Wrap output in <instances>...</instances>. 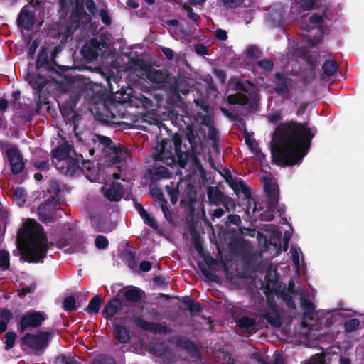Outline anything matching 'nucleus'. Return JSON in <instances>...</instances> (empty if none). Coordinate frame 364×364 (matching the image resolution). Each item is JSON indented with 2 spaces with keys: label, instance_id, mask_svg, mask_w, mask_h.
Returning <instances> with one entry per match:
<instances>
[{
  "label": "nucleus",
  "instance_id": "nucleus-1",
  "mask_svg": "<svg viewBox=\"0 0 364 364\" xmlns=\"http://www.w3.org/2000/svg\"><path fill=\"white\" fill-rule=\"evenodd\" d=\"M315 132L307 123L291 120L280 124L272 141V156L278 165L291 166L300 164L308 153Z\"/></svg>",
  "mask_w": 364,
  "mask_h": 364
},
{
  "label": "nucleus",
  "instance_id": "nucleus-2",
  "mask_svg": "<svg viewBox=\"0 0 364 364\" xmlns=\"http://www.w3.org/2000/svg\"><path fill=\"white\" fill-rule=\"evenodd\" d=\"M21 257L29 263L43 262L48 250V238L39 223L32 220L18 232Z\"/></svg>",
  "mask_w": 364,
  "mask_h": 364
},
{
  "label": "nucleus",
  "instance_id": "nucleus-3",
  "mask_svg": "<svg viewBox=\"0 0 364 364\" xmlns=\"http://www.w3.org/2000/svg\"><path fill=\"white\" fill-rule=\"evenodd\" d=\"M64 210L60 207V202L55 197L48 198L38 208V219L43 223H54L60 218Z\"/></svg>",
  "mask_w": 364,
  "mask_h": 364
},
{
  "label": "nucleus",
  "instance_id": "nucleus-4",
  "mask_svg": "<svg viewBox=\"0 0 364 364\" xmlns=\"http://www.w3.org/2000/svg\"><path fill=\"white\" fill-rule=\"evenodd\" d=\"M274 92L284 100L291 97V92L296 87V81L289 74L277 71L272 80Z\"/></svg>",
  "mask_w": 364,
  "mask_h": 364
},
{
  "label": "nucleus",
  "instance_id": "nucleus-5",
  "mask_svg": "<svg viewBox=\"0 0 364 364\" xmlns=\"http://www.w3.org/2000/svg\"><path fill=\"white\" fill-rule=\"evenodd\" d=\"M51 333L48 331H39L33 334L26 333L20 339L21 346H25L35 352H44L49 344Z\"/></svg>",
  "mask_w": 364,
  "mask_h": 364
},
{
  "label": "nucleus",
  "instance_id": "nucleus-6",
  "mask_svg": "<svg viewBox=\"0 0 364 364\" xmlns=\"http://www.w3.org/2000/svg\"><path fill=\"white\" fill-rule=\"evenodd\" d=\"M46 318V315L44 311L29 310L21 316L18 322V331L23 333L28 328H38Z\"/></svg>",
  "mask_w": 364,
  "mask_h": 364
},
{
  "label": "nucleus",
  "instance_id": "nucleus-7",
  "mask_svg": "<svg viewBox=\"0 0 364 364\" xmlns=\"http://www.w3.org/2000/svg\"><path fill=\"white\" fill-rule=\"evenodd\" d=\"M134 323L137 327L144 331L154 334L171 333L172 329L168 326L166 323H156L147 321L141 316H136L134 318Z\"/></svg>",
  "mask_w": 364,
  "mask_h": 364
},
{
  "label": "nucleus",
  "instance_id": "nucleus-8",
  "mask_svg": "<svg viewBox=\"0 0 364 364\" xmlns=\"http://www.w3.org/2000/svg\"><path fill=\"white\" fill-rule=\"evenodd\" d=\"M6 155L10 164L11 171L13 174L16 175L21 173L24 168L23 155L17 146H13L6 150Z\"/></svg>",
  "mask_w": 364,
  "mask_h": 364
},
{
  "label": "nucleus",
  "instance_id": "nucleus-9",
  "mask_svg": "<svg viewBox=\"0 0 364 364\" xmlns=\"http://www.w3.org/2000/svg\"><path fill=\"white\" fill-rule=\"evenodd\" d=\"M132 65L147 72L148 79L155 83H161L165 80V76L160 70H151V66L145 61L136 58H131Z\"/></svg>",
  "mask_w": 364,
  "mask_h": 364
},
{
  "label": "nucleus",
  "instance_id": "nucleus-10",
  "mask_svg": "<svg viewBox=\"0 0 364 364\" xmlns=\"http://www.w3.org/2000/svg\"><path fill=\"white\" fill-rule=\"evenodd\" d=\"M101 43L97 38H91L81 48L80 53L86 63H91L95 60L100 50Z\"/></svg>",
  "mask_w": 364,
  "mask_h": 364
},
{
  "label": "nucleus",
  "instance_id": "nucleus-11",
  "mask_svg": "<svg viewBox=\"0 0 364 364\" xmlns=\"http://www.w3.org/2000/svg\"><path fill=\"white\" fill-rule=\"evenodd\" d=\"M72 151H75L72 145L68 143H63L58 145L52 151V161L58 168L64 161L70 159Z\"/></svg>",
  "mask_w": 364,
  "mask_h": 364
},
{
  "label": "nucleus",
  "instance_id": "nucleus-12",
  "mask_svg": "<svg viewBox=\"0 0 364 364\" xmlns=\"http://www.w3.org/2000/svg\"><path fill=\"white\" fill-rule=\"evenodd\" d=\"M63 174L75 176L80 173V157L75 154V157H70L57 168Z\"/></svg>",
  "mask_w": 364,
  "mask_h": 364
},
{
  "label": "nucleus",
  "instance_id": "nucleus-13",
  "mask_svg": "<svg viewBox=\"0 0 364 364\" xmlns=\"http://www.w3.org/2000/svg\"><path fill=\"white\" fill-rule=\"evenodd\" d=\"M174 344L183 350H186L191 355L194 356L200 354V350L193 341L184 336H177L173 338Z\"/></svg>",
  "mask_w": 364,
  "mask_h": 364
},
{
  "label": "nucleus",
  "instance_id": "nucleus-14",
  "mask_svg": "<svg viewBox=\"0 0 364 364\" xmlns=\"http://www.w3.org/2000/svg\"><path fill=\"white\" fill-rule=\"evenodd\" d=\"M27 80L31 87L35 90L34 94L46 93L43 91V88L48 81L44 76L37 73H28Z\"/></svg>",
  "mask_w": 364,
  "mask_h": 364
},
{
  "label": "nucleus",
  "instance_id": "nucleus-15",
  "mask_svg": "<svg viewBox=\"0 0 364 364\" xmlns=\"http://www.w3.org/2000/svg\"><path fill=\"white\" fill-rule=\"evenodd\" d=\"M35 23V16L28 9L23 8L18 14L17 18L18 26L25 30L29 31Z\"/></svg>",
  "mask_w": 364,
  "mask_h": 364
},
{
  "label": "nucleus",
  "instance_id": "nucleus-16",
  "mask_svg": "<svg viewBox=\"0 0 364 364\" xmlns=\"http://www.w3.org/2000/svg\"><path fill=\"white\" fill-rule=\"evenodd\" d=\"M106 198L110 201L118 202L124 195L123 186L117 182H114L104 191Z\"/></svg>",
  "mask_w": 364,
  "mask_h": 364
},
{
  "label": "nucleus",
  "instance_id": "nucleus-17",
  "mask_svg": "<svg viewBox=\"0 0 364 364\" xmlns=\"http://www.w3.org/2000/svg\"><path fill=\"white\" fill-rule=\"evenodd\" d=\"M122 309V303L118 298L109 300L102 310V315L106 318H112L116 314Z\"/></svg>",
  "mask_w": 364,
  "mask_h": 364
},
{
  "label": "nucleus",
  "instance_id": "nucleus-18",
  "mask_svg": "<svg viewBox=\"0 0 364 364\" xmlns=\"http://www.w3.org/2000/svg\"><path fill=\"white\" fill-rule=\"evenodd\" d=\"M121 291L123 292L125 300L129 303L139 302L144 294L143 290L134 286H130L124 290L122 289Z\"/></svg>",
  "mask_w": 364,
  "mask_h": 364
},
{
  "label": "nucleus",
  "instance_id": "nucleus-19",
  "mask_svg": "<svg viewBox=\"0 0 364 364\" xmlns=\"http://www.w3.org/2000/svg\"><path fill=\"white\" fill-rule=\"evenodd\" d=\"M264 190L268 198L267 203H272L273 205H278L279 199L278 186L270 180H266Z\"/></svg>",
  "mask_w": 364,
  "mask_h": 364
},
{
  "label": "nucleus",
  "instance_id": "nucleus-20",
  "mask_svg": "<svg viewBox=\"0 0 364 364\" xmlns=\"http://www.w3.org/2000/svg\"><path fill=\"white\" fill-rule=\"evenodd\" d=\"M267 21L272 28H278L282 26L284 21V11L282 8L272 9L268 13Z\"/></svg>",
  "mask_w": 364,
  "mask_h": 364
},
{
  "label": "nucleus",
  "instance_id": "nucleus-21",
  "mask_svg": "<svg viewBox=\"0 0 364 364\" xmlns=\"http://www.w3.org/2000/svg\"><path fill=\"white\" fill-rule=\"evenodd\" d=\"M45 68L48 71L55 70L53 64L48 60V52L44 47L40 50L36 61V68Z\"/></svg>",
  "mask_w": 364,
  "mask_h": 364
},
{
  "label": "nucleus",
  "instance_id": "nucleus-22",
  "mask_svg": "<svg viewBox=\"0 0 364 364\" xmlns=\"http://www.w3.org/2000/svg\"><path fill=\"white\" fill-rule=\"evenodd\" d=\"M113 335L117 341L122 344H127L131 341L129 330L122 325H115L113 329Z\"/></svg>",
  "mask_w": 364,
  "mask_h": 364
},
{
  "label": "nucleus",
  "instance_id": "nucleus-23",
  "mask_svg": "<svg viewBox=\"0 0 364 364\" xmlns=\"http://www.w3.org/2000/svg\"><path fill=\"white\" fill-rule=\"evenodd\" d=\"M262 318L274 328H279L282 326L280 314L276 307H273L272 311L264 314Z\"/></svg>",
  "mask_w": 364,
  "mask_h": 364
},
{
  "label": "nucleus",
  "instance_id": "nucleus-24",
  "mask_svg": "<svg viewBox=\"0 0 364 364\" xmlns=\"http://www.w3.org/2000/svg\"><path fill=\"white\" fill-rule=\"evenodd\" d=\"M208 198L210 203L216 205H221L225 195L218 188L209 187L207 191Z\"/></svg>",
  "mask_w": 364,
  "mask_h": 364
},
{
  "label": "nucleus",
  "instance_id": "nucleus-25",
  "mask_svg": "<svg viewBox=\"0 0 364 364\" xmlns=\"http://www.w3.org/2000/svg\"><path fill=\"white\" fill-rule=\"evenodd\" d=\"M62 116L66 124L75 123V122H80L82 119L80 114L75 112L73 108L65 107L60 109Z\"/></svg>",
  "mask_w": 364,
  "mask_h": 364
},
{
  "label": "nucleus",
  "instance_id": "nucleus-26",
  "mask_svg": "<svg viewBox=\"0 0 364 364\" xmlns=\"http://www.w3.org/2000/svg\"><path fill=\"white\" fill-rule=\"evenodd\" d=\"M237 324L240 329L246 331H254L255 332L256 321L253 318H250L247 316H242L237 320Z\"/></svg>",
  "mask_w": 364,
  "mask_h": 364
},
{
  "label": "nucleus",
  "instance_id": "nucleus-27",
  "mask_svg": "<svg viewBox=\"0 0 364 364\" xmlns=\"http://www.w3.org/2000/svg\"><path fill=\"white\" fill-rule=\"evenodd\" d=\"M150 177L153 181H159L162 178H168L170 177L169 170L163 166L153 167L149 171Z\"/></svg>",
  "mask_w": 364,
  "mask_h": 364
},
{
  "label": "nucleus",
  "instance_id": "nucleus-28",
  "mask_svg": "<svg viewBox=\"0 0 364 364\" xmlns=\"http://www.w3.org/2000/svg\"><path fill=\"white\" fill-rule=\"evenodd\" d=\"M323 75L325 77L334 76L338 69L337 63L333 60H326L323 63L322 66Z\"/></svg>",
  "mask_w": 364,
  "mask_h": 364
},
{
  "label": "nucleus",
  "instance_id": "nucleus-29",
  "mask_svg": "<svg viewBox=\"0 0 364 364\" xmlns=\"http://www.w3.org/2000/svg\"><path fill=\"white\" fill-rule=\"evenodd\" d=\"M187 82V77L181 75L177 77L172 86L174 92L177 94H186L188 92V85Z\"/></svg>",
  "mask_w": 364,
  "mask_h": 364
},
{
  "label": "nucleus",
  "instance_id": "nucleus-30",
  "mask_svg": "<svg viewBox=\"0 0 364 364\" xmlns=\"http://www.w3.org/2000/svg\"><path fill=\"white\" fill-rule=\"evenodd\" d=\"M182 302L186 309L191 312H201L203 310L204 304H200L198 301L191 299L186 296L183 297Z\"/></svg>",
  "mask_w": 364,
  "mask_h": 364
},
{
  "label": "nucleus",
  "instance_id": "nucleus-31",
  "mask_svg": "<svg viewBox=\"0 0 364 364\" xmlns=\"http://www.w3.org/2000/svg\"><path fill=\"white\" fill-rule=\"evenodd\" d=\"M166 145L167 142L165 140H162L159 145V152L154 154V156L156 161H164L165 159H168L169 158L172 161H174V157L172 156V153L169 150L166 149Z\"/></svg>",
  "mask_w": 364,
  "mask_h": 364
},
{
  "label": "nucleus",
  "instance_id": "nucleus-32",
  "mask_svg": "<svg viewBox=\"0 0 364 364\" xmlns=\"http://www.w3.org/2000/svg\"><path fill=\"white\" fill-rule=\"evenodd\" d=\"M102 299L100 295H95L89 301L88 305L85 308V311L90 314H97L101 307Z\"/></svg>",
  "mask_w": 364,
  "mask_h": 364
},
{
  "label": "nucleus",
  "instance_id": "nucleus-33",
  "mask_svg": "<svg viewBox=\"0 0 364 364\" xmlns=\"http://www.w3.org/2000/svg\"><path fill=\"white\" fill-rule=\"evenodd\" d=\"M249 100L248 96L242 92L229 95L227 97V101L230 105H245L249 102Z\"/></svg>",
  "mask_w": 364,
  "mask_h": 364
},
{
  "label": "nucleus",
  "instance_id": "nucleus-34",
  "mask_svg": "<svg viewBox=\"0 0 364 364\" xmlns=\"http://www.w3.org/2000/svg\"><path fill=\"white\" fill-rule=\"evenodd\" d=\"M104 151L107 152L109 154H114L112 161L114 164L121 161V156L123 154V150L119 144H116L112 141V146L107 147Z\"/></svg>",
  "mask_w": 364,
  "mask_h": 364
},
{
  "label": "nucleus",
  "instance_id": "nucleus-35",
  "mask_svg": "<svg viewBox=\"0 0 364 364\" xmlns=\"http://www.w3.org/2000/svg\"><path fill=\"white\" fill-rule=\"evenodd\" d=\"M193 240L194 242V247L196 250L197 251L198 254L201 257H203L206 264L210 267L212 264L215 262V259L212 257H210L209 259H206L205 254H204V249L202 245V242L200 240L199 236H193Z\"/></svg>",
  "mask_w": 364,
  "mask_h": 364
},
{
  "label": "nucleus",
  "instance_id": "nucleus-36",
  "mask_svg": "<svg viewBox=\"0 0 364 364\" xmlns=\"http://www.w3.org/2000/svg\"><path fill=\"white\" fill-rule=\"evenodd\" d=\"M279 296L283 301L286 304L287 306L290 309H295L296 307V303L294 301V294H289L286 292V289H284L277 293Z\"/></svg>",
  "mask_w": 364,
  "mask_h": 364
},
{
  "label": "nucleus",
  "instance_id": "nucleus-37",
  "mask_svg": "<svg viewBox=\"0 0 364 364\" xmlns=\"http://www.w3.org/2000/svg\"><path fill=\"white\" fill-rule=\"evenodd\" d=\"M234 192L238 195L240 193H242L246 199L251 200L252 199V193L251 190L245 183L240 180L237 183V186L235 188H232Z\"/></svg>",
  "mask_w": 364,
  "mask_h": 364
},
{
  "label": "nucleus",
  "instance_id": "nucleus-38",
  "mask_svg": "<svg viewBox=\"0 0 364 364\" xmlns=\"http://www.w3.org/2000/svg\"><path fill=\"white\" fill-rule=\"evenodd\" d=\"M49 95L48 93H43V94H34V101L36 104V112L38 114L41 113V110L42 109L43 105L48 104Z\"/></svg>",
  "mask_w": 364,
  "mask_h": 364
},
{
  "label": "nucleus",
  "instance_id": "nucleus-39",
  "mask_svg": "<svg viewBox=\"0 0 364 364\" xmlns=\"http://www.w3.org/2000/svg\"><path fill=\"white\" fill-rule=\"evenodd\" d=\"M54 364H82L80 361L70 355L61 354L54 361Z\"/></svg>",
  "mask_w": 364,
  "mask_h": 364
},
{
  "label": "nucleus",
  "instance_id": "nucleus-40",
  "mask_svg": "<svg viewBox=\"0 0 364 364\" xmlns=\"http://www.w3.org/2000/svg\"><path fill=\"white\" fill-rule=\"evenodd\" d=\"M301 306L303 309V314L304 316H309L314 313L315 311V305L309 299L301 298Z\"/></svg>",
  "mask_w": 364,
  "mask_h": 364
},
{
  "label": "nucleus",
  "instance_id": "nucleus-41",
  "mask_svg": "<svg viewBox=\"0 0 364 364\" xmlns=\"http://www.w3.org/2000/svg\"><path fill=\"white\" fill-rule=\"evenodd\" d=\"M278 205H272V203H267V210L260 215V220L262 221H272L274 215V213Z\"/></svg>",
  "mask_w": 364,
  "mask_h": 364
},
{
  "label": "nucleus",
  "instance_id": "nucleus-42",
  "mask_svg": "<svg viewBox=\"0 0 364 364\" xmlns=\"http://www.w3.org/2000/svg\"><path fill=\"white\" fill-rule=\"evenodd\" d=\"M177 163L179 167L185 168L190 158L188 151H183L181 149L175 151Z\"/></svg>",
  "mask_w": 364,
  "mask_h": 364
},
{
  "label": "nucleus",
  "instance_id": "nucleus-43",
  "mask_svg": "<svg viewBox=\"0 0 364 364\" xmlns=\"http://www.w3.org/2000/svg\"><path fill=\"white\" fill-rule=\"evenodd\" d=\"M63 308L66 311H76L77 306L75 298L72 295L66 296L63 302Z\"/></svg>",
  "mask_w": 364,
  "mask_h": 364
},
{
  "label": "nucleus",
  "instance_id": "nucleus-44",
  "mask_svg": "<svg viewBox=\"0 0 364 364\" xmlns=\"http://www.w3.org/2000/svg\"><path fill=\"white\" fill-rule=\"evenodd\" d=\"M10 267V255L6 250H0V269L8 270Z\"/></svg>",
  "mask_w": 364,
  "mask_h": 364
},
{
  "label": "nucleus",
  "instance_id": "nucleus-45",
  "mask_svg": "<svg viewBox=\"0 0 364 364\" xmlns=\"http://www.w3.org/2000/svg\"><path fill=\"white\" fill-rule=\"evenodd\" d=\"M198 266L199 269H200L201 272L203 273V274L204 275V277H205L208 280H210L211 282H220L219 277L217 274L208 271L206 269V267L203 262L199 261L198 262Z\"/></svg>",
  "mask_w": 364,
  "mask_h": 364
},
{
  "label": "nucleus",
  "instance_id": "nucleus-46",
  "mask_svg": "<svg viewBox=\"0 0 364 364\" xmlns=\"http://www.w3.org/2000/svg\"><path fill=\"white\" fill-rule=\"evenodd\" d=\"M16 337L17 335L14 332L9 331L5 333L4 348L6 350H9L14 346Z\"/></svg>",
  "mask_w": 364,
  "mask_h": 364
},
{
  "label": "nucleus",
  "instance_id": "nucleus-47",
  "mask_svg": "<svg viewBox=\"0 0 364 364\" xmlns=\"http://www.w3.org/2000/svg\"><path fill=\"white\" fill-rule=\"evenodd\" d=\"M257 64L259 68L267 72H272L274 66L273 60L267 58H263L257 61Z\"/></svg>",
  "mask_w": 364,
  "mask_h": 364
},
{
  "label": "nucleus",
  "instance_id": "nucleus-48",
  "mask_svg": "<svg viewBox=\"0 0 364 364\" xmlns=\"http://www.w3.org/2000/svg\"><path fill=\"white\" fill-rule=\"evenodd\" d=\"M360 326V321L358 318H351L344 323V329L347 333H352L356 331Z\"/></svg>",
  "mask_w": 364,
  "mask_h": 364
},
{
  "label": "nucleus",
  "instance_id": "nucleus-49",
  "mask_svg": "<svg viewBox=\"0 0 364 364\" xmlns=\"http://www.w3.org/2000/svg\"><path fill=\"white\" fill-rule=\"evenodd\" d=\"M32 164L33 167L37 170H39L41 171H48L50 167L49 158L48 156H47L46 159H43L42 161L37 159L33 160L32 161Z\"/></svg>",
  "mask_w": 364,
  "mask_h": 364
},
{
  "label": "nucleus",
  "instance_id": "nucleus-50",
  "mask_svg": "<svg viewBox=\"0 0 364 364\" xmlns=\"http://www.w3.org/2000/svg\"><path fill=\"white\" fill-rule=\"evenodd\" d=\"M243 136L245 141L250 148V149L254 152H257L258 149L257 143L255 141L254 139L252 138V136L250 135L247 130L244 131Z\"/></svg>",
  "mask_w": 364,
  "mask_h": 364
},
{
  "label": "nucleus",
  "instance_id": "nucleus-51",
  "mask_svg": "<svg viewBox=\"0 0 364 364\" xmlns=\"http://www.w3.org/2000/svg\"><path fill=\"white\" fill-rule=\"evenodd\" d=\"M95 137L100 144L102 146L103 151L106 149L107 147L112 146V140L109 137L101 135L100 134H96Z\"/></svg>",
  "mask_w": 364,
  "mask_h": 364
},
{
  "label": "nucleus",
  "instance_id": "nucleus-52",
  "mask_svg": "<svg viewBox=\"0 0 364 364\" xmlns=\"http://www.w3.org/2000/svg\"><path fill=\"white\" fill-rule=\"evenodd\" d=\"M95 245L97 249L103 250L108 247L109 241L106 237L97 235L95 240Z\"/></svg>",
  "mask_w": 364,
  "mask_h": 364
},
{
  "label": "nucleus",
  "instance_id": "nucleus-53",
  "mask_svg": "<svg viewBox=\"0 0 364 364\" xmlns=\"http://www.w3.org/2000/svg\"><path fill=\"white\" fill-rule=\"evenodd\" d=\"M80 6H77L74 11L70 14V20L71 21V23L73 24V26L78 27L79 23H81L80 21Z\"/></svg>",
  "mask_w": 364,
  "mask_h": 364
},
{
  "label": "nucleus",
  "instance_id": "nucleus-54",
  "mask_svg": "<svg viewBox=\"0 0 364 364\" xmlns=\"http://www.w3.org/2000/svg\"><path fill=\"white\" fill-rule=\"evenodd\" d=\"M245 55L248 58L257 59L260 55V51L257 47L255 46H250L246 50Z\"/></svg>",
  "mask_w": 364,
  "mask_h": 364
},
{
  "label": "nucleus",
  "instance_id": "nucleus-55",
  "mask_svg": "<svg viewBox=\"0 0 364 364\" xmlns=\"http://www.w3.org/2000/svg\"><path fill=\"white\" fill-rule=\"evenodd\" d=\"M95 364H117L115 360L109 355H99L95 362Z\"/></svg>",
  "mask_w": 364,
  "mask_h": 364
},
{
  "label": "nucleus",
  "instance_id": "nucleus-56",
  "mask_svg": "<svg viewBox=\"0 0 364 364\" xmlns=\"http://www.w3.org/2000/svg\"><path fill=\"white\" fill-rule=\"evenodd\" d=\"M80 161H81V165L80 164V173L85 174V171H90L92 169V162L90 160H84L82 155L79 154Z\"/></svg>",
  "mask_w": 364,
  "mask_h": 364
},
{
  "label": "nucleus",
  "instance_id": "nucleus-57",
  "mask_svg": "<svg viewBox=\"0 0 364 364\" xmlns=\"http://www.w3.org/2000/svg\"><path fill=\"white\" fill-rule=\"evenodd\" d=\"M224 178L227 183L230 186V188H235L237 186V181L232 176L231 172L229 169L226 168L224 170Z\"/></svg>",
  "mask_w": 364,
  "mask_h": 364
},
{
  "label": "nucleus",
  "instance_id": "nucleus-58",
  "mask_svg": "<svg viewBox=\"0 0 364 364\" xmlns=\"http://www.w3.org/2000/svg\"><path fill=\"white\" fill-rule=\"evenodd\" d=\"M152 197L159 201L167 203L166 200L164 198V193L159 188H154L151 190Z\"/></svg>",
  "mask_w": 364,
  "mask_h": 364
},
{
  "label": "nucleus",
  "instance_id": "nucleus-59",
  "mask_svg": "<svg viewBox=\"0 0 364 364\" xmlns=\"http://www.w3.org/2000/svg\"><path fill=\"white\" fill-rule=\"evenodd\" d=\"M221 205H223L225 210L228 212L234 210L236 206L234 200L231 198L226 196H225L224 199H223V203H221Z\"/></svg>",
  "mask_w": 364,
  "mask_h": 364
},
{
  "label": "nucleus",
  "instance_id": "nucleus-60",
  "mask_svg": "<svg viewBox=\"0 0 364 364\" xmlns=\"http://www.w3.org/2000/svg\"><path fill=\"white\" fill-rule=\"evenodd\" d=\"M14 196L15 197L16 200H19L23 203L26 202V194L23 188L21 187H18L14 190Z\"/></svg>",
  "mask_w": 364,
  "mask_h": 364
},
{
  "label": "nucleus",
  "instance_id": "nucleus-61",
  "mask_svg": "<svg viewBox=\"0 0 364 364\" xmlns=\"http://www.w3.org/2000/svg\"><path fill=\"white\" fill-rule=\"evenodd\" d=\"M141 218H143L144 223L149 225V227L154 229L158 228V224L156 221L152 216H151L148 213V212L145 215H142Z\"/></svg>",
  "mask_w": 364,
  "mask_h": 364
},
{
  "label": "nucleus",
  "instance_id": "nucleus-62",
  "mask_svg": "<svg viewBox=\"0 0 364 364\" xmlns=\"http://www.w3.org/2000/svg\"><path fill=\"white\" fill-rule=\"evenodd\" d=\"M80 13L81 14L80 16V21L82 24H87L89 23L92 20V15L90 14H87L82 6H80Z\"/></svg>",
  "mask_w": 364,
  "mask_h": 364
},
{
  "label": "nucleus",
  "instance_id": "nucleus-63",
  "mask_svg": "<svg viewBox=\"0 0 364 364\" xmlns=\"http://www.w3.org/2000/svg\"><path fill=\"white\" fill-rule=\"evenodd\" d=\"M166 190L170 196L171 203L174 205L178 200V190L171 188L169 186H166Z\"/></svg>",
  "mask_w": 364,
  "mask_h": 364
},
{
  "label": "nucleus",
  "instance_id": "nucleus-64",
  "mask_svg": "<svg viewBox=\"0 0 364 364\" xmlns=\"http://www.w3.org/2000/svg\"><path fill=\"white\" fill-rule=\"evenodd\" d=\"M127 260L128 262V266L131 269H134L136 267L137 262L136 260V253L134 252L129 251L128 252L127 255Z\"/></svg>",
  "mask_w": 364,
  "mask_h": 364
}]
</instances>
